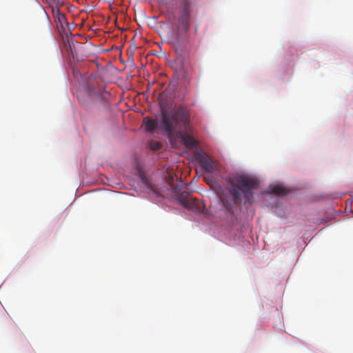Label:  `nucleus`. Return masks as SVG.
Wrapping results in <instances>:
<instances>
[{
  "mask_svg": "<svg viewBox=\"0 0 353 353\" xmlns=\"http://www.w3.org/2000/svg\"><path fill=\"white\" fill-rule=\"evenodd\" d=\"M226 180L227 189L234 205H241L242 194L245 199V203L253 202V191L259 188V181L256 178L247 174H236Z\"/></svg>",
  "mask_w": 353,
  "mask_h": 353,
  "instance_id": "obj_1",
  "label": "nucleus"
},
{
  "mask_svg": "<svg viewBox=\"0 0 353 353\" xmlns=\"http://www.w3.org/2000/svg\"><path fill=\"white\" fill-rule=\"evenodd\" d=\"M163 93H162L159 99L161 108V123L165 132L168 134L172 133L176 128L178 122L180 121L185 128L190 121V111L184 106H179L176 112L170 114L163 101Z\"/></svg>",
  "mask_w": 353,
  "mask_h": 353,
  "instance_id": "obj_2",
  "label": "nucleus"
},
{
  "mask_svg": "<svg viewBox=\"0 0 353 353\" xmlns=\"http://www.w3.org/2000/svg\"><path fill=\"white\" fill-rule=\"evenodd\" d=\"M191 3V0H179V3L176 1L167 2L165 3L167 19L172 23L176 18V11L177 10L178 21L181 28L188 30L190 26Z\"/></svg>",
  "mask_w": 353,
  "mask_h": 353,
  "instance_id": "obj_3",
  "label": "nucleus"
},
{
  "mask_svg": "<svg viewBox=\"0 0 353 353\" xmlns=\"http://www.w3.org/2000/svg\"><path fill=\"white\" fill-rule=\"evenodd\" d=\"M179 203L187 208H193L197 205V199L189 196L185 192H182L177 197Z\"/></svg>",
  "mask_w": 353,
  "mask_h": 353,
  "instance_id": "obj_4",
  "label": "nucleus"
},
{
  "mask_svg": "<svg viewBox=\"0 0 353 353\" xmlns=\"http://www.w3.org/2000/svg\"><path fill=\"white\" fill-rule=\"evenodd\" d=\"M143 126L144 127L145 130L148 132H152L157 128H161V126L163 127L161 123V121H160V126H159L158 121L153 120L148 117L143 119Z\"/></svg>",
  "mask_w": 353,
  "mask_h": 353,
  "instance_id": "obj_5",
  "label": "nucleus"
},
{
  "mask_svg": "<svg viewBox=\"0 0 353 353\" xmlns=\"http://www.w3.org/2000/svg\"><path fill=\"white\" fill-rule=\"evenodd\" d=\"M199 162L203 168L209 173H212L214 170V165L212 160L208 156H200L199 157Z\"/></svg>",
  "mask_w": 353,
  "mask_h": 353,
  "instance_id": "obj_6",
  "label": "nucleus"
},
{
  "mask_svg": "<svg viewBox=\"0 0 353 353\" xmlns=\"http://www.w3.org/2000/svg\"><path fill=\"white\" fill-rule=\"evenodd\" d=\"M53 15L57 26L63 28L64 25L67 24L65 15L62 13L59 7L52 8Z\"/></svg>",
  "mask_w": 353,
  "mask_h": 353,
  "instance_id": "obj_7",
  "label": "nucleus"
},
{
  "mask_svg": "<svg viewBox=\"0 0 353 353\" xmlns=\"http://www.w3.org/2000/svg\"><path fill=\"white\" fill-rule=\"evenodd\" d=\"M269 189L270 193L280 196L285 195L288 192L285 187L279 185H270Z\"/></svg>",
  "mask_w": 353,
  "mask_h": 353,
  "instance_id": "obj_8",
  "label": "nucleus"
},
{
  "mask_svg": "<svg viewBox=\"0 0 353 353\" xmlns=\"http://www.w3.org/2000/svg\"><path fill=\"white\" fill-rule=\"evenodd\" d=\"M183 141L185 145L189 148H193V147L196 146V141L194 140V139L192 137L188 135V134L184 135L183 137Z\"/></svg>",
  "mask_w": 353,
  "mask_h": 353,
  "instance_id": "obj_9",
  "label": "nucleus"
},
{
  "mask_svg": "<svg viewBox=\"0 0 353 353\" xmlns=\"http://www.w3.org/2000/svg\"><path fill=\"white\" fill-rule=\"evenodd\" d=\"M150 148L154 150H158L161 148L162 145L161 143L159 141H154L151 143V145H150Z\"/></svg>",
  "mask_w": 353,
  "mask_h": 353,
  "instance_id": "obj_10",
  "label": "nucleus"
},
{
  "mask_svg": "<svg viewBox=\"0 0 353 353\" xmlns=\"http://www.w3.org/2000/svg\"><path fill=\"white\" fill-rule=\"evenodd\" d=\"M68 42L69 43L70 48L72 50V48H71L72 47H71V44H70V40H68Z\"/></svg>",
  "mask_w": 353,
  "mask_h": 353,
  "instance_id": "obj_11",
  "label": "nucleus"
}]
</instances>
